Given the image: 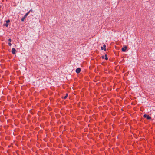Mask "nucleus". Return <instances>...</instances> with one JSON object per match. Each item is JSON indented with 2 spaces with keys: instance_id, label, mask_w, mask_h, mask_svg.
I'll use <instances>...</instances> for the list:
<instances>
[{
  "instance_id": "1",
  "label": "nucleus",
  "mask_w": 155,
  "mask_h": 155,
  "mask_svg": "<svg viewBox=\"0 0 155 155\" xmlns=\"http://www.w3.org/2000/svg\"><path fill=\"white\" fill-rule=\"evenodd\" d=\"M143 116L144 117L146 118L148 120H150L151 118L150 117L149 115H147L146 114H144Z\"/></svg>"
},
{
  "instance_id": "2",
  "label": "nucleus",
  "mask_w": 155,
  "mask_h": 155,
  "mask_svg": "<svg viewBox=\"0 0 155 155\" xmlns=\"http://www.w3.org/2000/svg\"><path fill=\"white\" fill-rule=\"evenodd\" d=\"M16 52V50L15 48H13L12 49V52L13 54H15Z\"/></svg>"
},
{
  "instance_id": "3",
  "label": "nucleus",
  "mask_w": 155,
  "mask_h": 155,
  "mask_svg": "<svg viewBox=\"0 0 155 155\" xmlns=\"http://www.w3.org/2000/svg\"><path fill=\"white\" fill-rule=\"evenodd\" d=\"M27 16V15L25 14L24 17L22 18L21 19V21H24L25 18Z\"/></svg>"
},
{
  "instance_id": "4",
  "label": "nucleus",
  "mask_w": 155,
  "mask_h": 155,
  "mask_svg": "<svg viewBox=\"0 0 155 155\" xmlns=\"http://www.w3.org/2000/svg\"><path fill=\"white\" fill-rule=\"evenodd\" d=\"M80 71H81V69L80 68H77L76 70V72L77 73H79L80 72Z\"/></svg>"
},
{
  "instance_id": "5",
  "label": "nucleus",
  "mask_w": 155,
  "mask_h": 155,
  "mask_svg": "<svg viewBox=\"0 0 155 155\" xmlns=\"http://www.w3.org/2000/svg\"><path fill=\"white\" fill-rule=\"evenodd\" d=\"M127 49V47L126 46H125L124 47H123L122 48V50L124 52L126 51Z\"/></svg>"
},
{
  "instance_id": "6",
  "label": "nucleus",
  "mask_w": 155,
  "mask_h": 155,
  "mask_svg": "<svg viewBox=\"0 0 155 155\" xmlns=\"http://www.w3.org/2000/svg\"><path fill=\"white\" fill-rule=\"evenodd\" d=\"M105 47H106V45H105L104 44L103 45V47H101V48L102 50H103L104 49V51H106V49L105 48Z\"/></svg>"
},
{
  "instance_id": "7",
  "label": "nucleus",
  "mask_w": 155,
  "mask_h": 155,
  "mask_svg": "<svg viewBox=\"0 0 155 155\" xmlns=\"http://www.w3.org/2000/svg\"><path fill=\"white\" fill-rule=\"evenodd\" d=\"M107 55H106V54H105V59L106 60H107L108 59V58H107Z\"/></svg>"
},
{
  "instance_id": "8",
  "label": "nucleus",
  "mask_w": 155,
  "mask_h": 155,
  "mask_svg": "<svg viewBox=\"0 0 155 155\" xmlns=\"http://www.w3.org/2000/svg\"><path fill=\"white\" fill-rule=\"evenodd\" d=\"M68 94H66L65 96L64 97V99H66L67 97L68 96Z\"/></svg>"
},
{
  "instance_id": "9",
  "label": "nucleus",
  "mask_w": 155,
  "mask_h": 155,
  "mask_svg": "<svg viewBox=\"0 0 155 155\" xmlns=\"http://www.w3.org/2000/svg\"><path fill=\"white\" fill-rule=\"evenodd\" d=\"M30 11H28V12L26 13L25 14L28 16V15L29 14V13H30Z\"/></svg>"
},
{
  "instance_id": "10",
  "label": "nucleus",
  "mask_w": 155,
  "mask_h": 155,
  "mask_svg": "<svg viewBox=\"0 0 155 155\" xmlns=\"http://www.w3.org/2000/svg\"><path fill=\"white\" fill-rule=\"evenodd\" d=\"M10 22V20H8L6 21V23H9Z\"/></svg>"
},
{
  "instance_id": "11",
  "label": "nucleus",
  "mask_w": 155,
  "mask_h": 155,
  "mask_svg": "<svg viewBox=\"0 0 155 155\" xmlns=\"http://www.w3.org/2000/svg\"><path fill=\"white\" fill-rule=\"evenodd\" d=\"M8 41L9 42H11L12 41V40L11 38H9V39H8Z\"/></svg>"
},
{
  "instance_id": "12",
  "label": "nucleus",
  "mask_w": 155,
  "mask_h": 155,
  "mask_svg": "<svg viewBox=\"0 0 155 155\" xmlns=\"http://www.w3.org/2000/svg\"><path fill=\"white\" fill-rule=\"evenodd\" d=\"M5 25L6 26V27H7L8 26V23H6Z\"/></svg>"
},
{
  "instance_id": "13",
  "label": "nucleus",
  "mask_w": 155,
  "mask_h": 155,
  "mask_svg": "<svg viewBox=\"0 0 155 155\" xmlns=\"http://www.w3.org/2000/svg\"><path fill=\"white\" fill-rule=\"evenodd\" d=\"M8 45H9V46H11L12 45L11 44V43L10 42H9L8 43Z\"/></svg>"
},
{
  "instance_id": "14",
  "label": "nucleus",
  "mask_w": 155,
  "mask_h": 155,
  "mask_svg": "<svg viewBox=\"0 0 155 155\" xmlns=\"http://www.w3.org/2000/svg\"><path fill=\"white\" fill-rule=\"evenodd\" d=\"M29 11H30V12H31H31H32V9H31V10H30Z\"/></svg>"
},
{
  "instance_id": "15",
  "label": "nucleus",
  "mask_w": 155,
  "mask_h": 155,
  "mask_svg": "<svg viewBox=\"0 0 155 155\" xmlns=\"http://www.w3.org/2000/svg\"><path fill=\"white\" fill-rule=\"evenodd\" d=\"M102 58H104V56H102Z\"/></svg>"
}]
</instances>
